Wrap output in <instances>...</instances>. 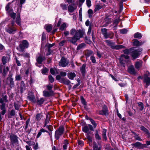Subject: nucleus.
<instances>
[{
    "instance_id": "1",
    "label": "nucleus",
    "mask_w": 150,
    "mask_h": 150,
    "mask_svg": "<svg viewBox=\"0 0 150 150\" xmlns=\"http://www.w3.org/2000/svg\"><path fill=\"white\" fill-rule=\"evenodd\" d=\"M70 34L71 35H74L70 37L68 41L74 44L77 41L83 37V33L79 30H76L74 28H72L70 30Z\"/></svg>"
},
{
    "instance_id": "2",
    "label": "nucleus",
    "mask_w": 150,
    "mask_h": 150,
    "mask_svg": "<svg viewBox=\"0 0 150 150\" xmlns=\"http://www.w3.org/2000/svg\"><path fill=\"white\" fill-rule=\"evenodd\" d=\"M29 45V44L28 41L24 40L21 41L17 49L20 52H22L24 51L25 48L28 47Z\"/></svg>"
},
{
    "instance_id": "3",
    "label": "nucleus",
    "mask_w": 150,
    "mask_h": 150,
    "mask_svg": "<svg viewBox=\"0 0 150 150\" xmlns=\"http://www.w3.org/2000/svg\"><path fill=\"white\" fill-rule=\"evenodd\" d=\"M105 42L108 46L110 47L112 49L119 50L124 47L122 45H115V43L110 40H106Z\"/></svg>"
},
{
    "instance_id": "4",
    "label": "nucleus",
    "mask_w": 150,
    "mask_h": 150,
    "mask_svg": "<svg viewBox=\"0 0 150 150\" xmlns=\"http://www.w3.org/2000/svg\"><path fill=\"white\" fill-rule=\"evenodd\" d=\"M14 22L13 21L10 24L8 25V27L6 28V31L10 34L14 33L16 30V29L14 26Z\"/></svg>"
},
{
    "instance_id": "5",
    "label": "nucleus",
    "mask_w": 150,
    "mask_h": 150,
    "mask_svg": "<svg viewBox=\"0 0 150 150\" xmlns=\"http://www.w3.org/2000/svg\"><path fill=\"white\" fill-rule=\"evenodd\" d=\"M142 51L141 49H137V50H134L133 48H132L130 56L133 58L135 59L138 57L141 54V52Z\"/></svg>"
},
{
    "instance_id": "6",
    "label": "nucleus",
    "mask_w": 150,
    "mask_h": 150,
    "mask_svg": "<svg viewBox=\"0 0 150 150\" xmlns=\"http://www.w3.org/2000/svg\"><path fill=\"white\" fill-rule=\"evenodd\" d=\"M64 130V127L62 126H60L58 129H57L55 133V138L57 139H59L60 137L63 134Z\"/></svg>"
},
{
    "instance_id": "7",
    "label": "nucleus",
    "mask_w": 150,
    "mask_h": 150,
    "mask_svg": "<svg viewBox=\"0 0 150 150\" xmlns=\"http://www.w3.org/2000/svg\"><path fill=\"white\" fill-rule=\"evenodd\" d=\"M129 57L127 55L122 54L119 58L120 63L121 64H124L125 62H126L128 60ZM123 66L125 67V65L123 64Z\"/></svg>"
},
{
    "instance_id": "8",
    "label": "nucleus",
    "mask_w": 150,
    "mask_h": 150,
    "mask_svg": "<svg viewBox=\"0 0 150 150\" xmlns=\"http://www.w3.org/2000/svg\"><path fill=\"white\" fill-rule=\"evenodd\" d=\"M68 61L65 58L62 57L59 62V65L60 66L65 67L68 65Z\"/></svg>"
},
{
    "instance_id": "9",
    "label": "nucleus",
    "mask_w": 150,
    "mask_h": 150,
    "mask_svg": "<svg viewBox=\"0 0 150 150\" xmlns=\"http://www.w3.org/2000/svg\"><path fill=\"white\" fill-rule=\"evenodd\" d=\"M45 59V57H42L41 55H40L38 57H37L36 58V61L37 63H36V65L37 66L40 67V66H39L38 64H41L42 62Z\"/></svg>"
},
{
    "instance_id": "10",
    "label": "nucleus",
    "mask_w": 150,
    "mask_h": 150,
    "mask_svg": "<svg viewBox=\"0 0 150 150\" xmlns=\"http://www.w3.org/2000/svg\"><path fill=\"white\" fill-rule=\"evenodd\" d=\"M54 95V92L53 91H48L47 90H44L43 91V95L46 97H49L52 96Z\"/></svg>"
},
{
    "instance_id": "11",
    "label": "nucleus",
    "mask_w": 150,
    "mask_h": 150,
    "mask_svg": "<svg viewBox=\"0 0 150 150\" xmlns=\"http://www.w3.org/2000/svg\"><path fill=\"white\" fill-rule=\"evenodd\" d=\"M11 144L14 145L18 142L17 137L14 135H11L10 137Z\"/></svg>"
},
{
    "instance_id": "12",
    "label": "nucleus",
    "mask_w": 150,
    "mask_h": 150,
    "mask_svg": "<svg viewBox=\"0 0 150 150\" xmlns=\"http://www.w3.org/2000/svg\"><path fill=\"white\" fill-rule=\"evenodd\" d=\"M77 6L76 5H69L68 7V11L69 13H72L76 9Z\"/></svg>"
},
{
    "instance_id": "13",
    "label": "nucleus",
    "mask_w": 150,
    "mask_h": 150,
    "mask_svg": "<svg viewBox=\"0 0 150 150\" xmlns=\"http://www.w3.org/2000/svg\"><path fill=\"white\" fill-rule=\"evenodd\" d=\"M128 71L131 74H135L136 73L134 66L132 65L129 67Z\"/></svg>"
},
{
    "instance_id": "14",
    "label": "nucleus",
    "mask_w": 150,
    "mask_h": 150,
    "mask_svg": "<svg viewBox=\"0 0 150 150\" xmlns=\"http://www.w3.org/2000/svg\"><path fill=\"white\" fill-rule=\"evenodd\" d=\"M143 81L147 86L150 85V77H148L146 75L144 76Z\"/></svg>"
},
{
    "instance_id": "15",
    "label": "nucleus",
    "mask_w": 150,
    "mask_h": 150,
    "mask_svg": "<svg viewBox=\"0 0 150 150\" xmlns=\"http://www.w3.org/2000/svg\"><path fill=\"white\" fill-rule=\"evenodd\" d=\"M12 74H9L8 78V79H9L10 82L9 84L11 87H13L14 86L13 79L12 78Z\"/></svg>"
},
{
    "instance_id": "16",
    "label": "nucleus",
    "mask_w": 150,
    "mask_h": 150,
    "mask_svg": "<svg viewBox=\"0 0 150 150\" xmlns=\"http://www.w3.org/2000/svg\"><path fill=\"white\" fill-rule=\"evenodd\" d=\"M10 59V57L9 56H4L2 57V61L3 64H5L9 61Z\"/></svg>"
},
{
    "instance_id": "17",
    "label": "nucleus",
    "mask_w": 150,
    "mask_h": 150,
    "mask_svg": "<svg viewBox=\"0 0 150 150\" xmlns=\"http://www.w3.org/2000/svg\"><path fill=\"white\" fill-rule=\"evenodd\" d=\"M43 117V115L42 113H38L35 117V120L39 122L41 119H42Z\"/></svg>"
},
{
    "instance_id": "18",
    "label": "nucleus",
    "mask_w": 150,
    "mask_h": 150,
    "mask_svg": "<svg viewBox=\"0 0 150 150\" xmlns=\"http://www.w3.org/2000/svg\"><path fill=\"white\" fill-rule=\"evenodd\" d=\"M101 32L102 33L105 39L109 37L108 34H107V29L105 28H102L101 30Z\"/></svg>"
},
{
    "instance_id": "19",
    "label": "nucleus",
    "mask_w": 150,
    "mask_h": 150,
    "mask_svg": "<svg viewBox=\"0 0 150 150\" xmlns=\"http://www.w3.org/2000/svg\"><path fill=\"white\" fill-rule=\"evenodd\" d=\"M140 129L142 131L144 132L148 136V137L150 136V133L149 130L144 126H142L140 127Z\"/></svg>"
},
{
    "instance_id": "20",
    "label": "nucleus",
    "mask_w": 150,
    "mask_h": 150,
    "mask_svg": "<svg viewBox=\"0 0 150 150\" xmlns=\"http://www.w3.org/2000/svg\"><path fill=\"white\" fill-rule=\"evenodd\" d=\"M134 147L138 149H140L143 147V145L139 142H137L132 144Z\"/></svg>"
},
{
    "instance_id": "21",
    "label": "nucleus",
    "mask_w": 150,
    "mask_h": 150,
    "mask_svg": "<svg viewBox=\"0 0 150 150\" xmlns=\"http://www.w3.org/2000/svg\"><path fill=\"white\" fill-rule=\"evenodd\" d=\"M143 43L142 42H140L137 40L134 39L133 42V45L134 46H139L143 44Z\"/></svg>"
},
{
    "instance_id": "22",
    "label": "nucleus",
    "mask_w": 150,
    "mask_h": 150,
    "mask_svg": "<svg viewBox=\"0 0 150 150\" xmlns=\"http://www.w3.org/2000/svg\"><path fill=\"white\" fill-rule=\"evenodd\" d=\"M100 114L102 115H105L106 116L108 115V110L106 107L103 108L102 111L100 112Z\"/></svg>"
},
{
    "instance_id": "23",
    "label": "nucleus",
    "mask_w": 150,
    "mask_h": 150,
    "mask_svg": "<svg viewBox=\"0 0 150 150\" xmlns=\"http://www.w3.org/2000/svg\"><path fill=\"white\" fill-rule=\"evenodd\" d=\"M142 62L141 60H139L136 62L135 66L137 69H139L142 66Z\"/></svg>"
},
{
    "instance_id": "24",
    "label": "nucleus",
    "mask_w": 150,
    "mask_h": 150,
    "mask_svg": "<svg viewBox=\"0 0 150 150\" xmlns=\"http://www.w3.org/2000/svg\"><path fill=\"white\" fill-rule=\"evenodd\" d=\"M82 130L83 132L86 133L87 134H89L90 132L89 131V128L88 126H85L83 127L82 128Z\"/></svg>"
},
{
    "instance_id": "25",
    "label": "nucleus",
    "mask_w": 150,
    "mask_h": 150,
    "mask_svg": "<svg viewBox=\"0 0 150 150\" xmlns=\"http://www.w3.org/2000/svg\"><path fill=\"white\" fill-rule=\"evenodd\" d=\"M9 70V68L8 67H6V68H4L3 69V72L2 74L3 76H5Z\"/></svg>"
},
{
    "instance_id": "26",
    "label": "nucleus",
    "mask_w": 150,
    "mask_h": 150,
    "mask_svg": "<svg viewBox=\"0 0 150 150\" xmlns=\"http://www.w3.org/2000/svg\"><path fill=\"white\" fill-rule=\"evenodd\" d=\"M61 82L67 85H69L70 83V81L68 79L64 78L61 79Z\"/></svg>"
},
{
    "instance_id": "27",
    "label": "nucleus",
    "mask_w": 150,
    "mask_h": 150,
    "mask_svg": "<svg viewBox=\"0 0 150 150\" xmlns=\"http://www.w3.org/2000/svg\"><path fill=\"white\" fill-rule=\"evenodd\" d=\"M68 76L69 78L71 79H73L76 76V74L75 73L70 72L68 73Z\"/></svg>"
},
{
    "instance_id": "28",
    "label": "nucleus",
    "mask_w": 150,
    "mask_h": 150,
    "mask_svg": "<svg viewBox=\"0 0 150 150\" xmlns=\"http://www.w3.org/2000/svg\"><path fill=\"white\" fill-rule=\"evenodd\" d=\"M28 99L31 102L34 103H35L36 100L34 96L32 95L30 96H28Z\"/></svg>"
},
{
    "instance_id": "29",
    "label": "nucleus",
    "mask_w": 150,
    "mask_h": 150,
    "mask_svg": "<svg viewBox=\"0 0 150 150\" xmlns=\"http://www.w3.org/2000/svg\"><path fill=\"white\" fill-rule=\"evenodd\" d=\"M107 130L106 129H103V131H102V135L103 138L105 139V140H106L107 139V137L106 136V132Z\"/></svg>"
},
{
    "instance_id": "30",
    "label": "nucleus",
    "mask_w": 150,
    "mask_h": 150,
    "mask_svg": "<svg viewBox=\"0 0 150 150\" xmlns=\"http://www.w3.org/2000/svg\"><path fill=\"white\" fill-rule=\"evenodd\" d=\"M92 53V52L90 50H86L85 52V54L86 57H88Z\"/></svg>"
},
{
    "instance_id": "31",
    "label": "nucleus",
    "mask_w": 150,
    "mask_h": 150,
    "mask_svg": "<svg viewBox=\"0 0 150 150\" xmlns=\"http://www.w3.org/2000/svg\"><path fill=\"white\" fill-rule=\"evenodd\" d=\"M86 67V65L83 64V65L82 66L80 67V70L82 74H84L85 72V69Z\"/></svg>"
},
{
    "instance_id": "32",
    "label": "nucleus",
    "mask_w": 150,
    "mask_h": 150,
    "mask_svg": "<svg viewBox=\"0 0 150 150\" xmlns=\"http://www.w3.org/2000/svg\"><path fill=\"white\" fill-rule=\"evenodd\" d=\"M45 27L46 30L48 32H50L52 29V26L51 25H45Z\"/></svg>"
},
{
    "instance_id": "33",
    "label": "nucleus",
    "mask_w": 150,
    "mask_h": 150,
    "mask_svg": "<svg viewBox=\"0 0 150 150\" xmlns=\"http://www.w3.org/2000/svg\"><path fill=\"white\" fill-rule=\"evenodd\" d=\"M45 101L44 98H41L39 100H38L37 101V103L39 105H41L43 104Z\"/></svg>"
},
{
    "instance_id": "34",
    "label": "nucleus",
    "mask_w": 150,
    "mask_h": 150,
    "mask_svg": "<svg viewBox=\"0 0 150 150\" xmlns=\"http://www.w3.org/2000/svg\"><path fill=\"white\" fill-rule=\"evenodd\" d=\"M132 49V48H131L129 49H126L125 50L123 51L124 53L127 55L129 54L130 55Z\"/></svg>"
},
{
    "instance_id": "35",
    "label": "nucleus",
    "mask_w": 150,
    "mask_h": 150,
    "mask_svg": "<svg viewBox=\"0 0 150 150\" xmlns=\"http://www.w3.org/2000/svg\"><path fill=\"white\" fill-rule=\"evenodd\" d=\"M134 37L135 38L140 39L142 37V36L141 33L137 32L135 33L134 35Z\"/></svg>"
},
{
    "instance_id": "36",
    "label": "nucleus",
    "mask_w": 150,
    "mask_h": 150,
    "mask_svg": "<svg viewBox=\"0 0 150 150\" xmlns=\"http://www.w3.org/2000/svg\"><path fill=\"white\" fill-rule=\"evenodd\" d=\"M96 133H95V138L96 139L98 140H100L101 139V137L98 134V131L97 130H95Z\"/></svg>"
},
{
    "instance_id": "37",
    "label": "nucleus",
    "mask_w": 150,
    "mask_h": 150,
    "mask_svg": "<svg viewBox=\"0 0 150 150\" xmlns=\"http://www.w3.org/2000/svg\"><path fill=\"white\" fill-rule=\"evenodd\" d=\"M67 24L65 23H64L62 24L59 28V30H63L66 27Z\"/></svg>"
},
{
    "instance_id": "38",
    "label": "nucleus",
    "mask_w": 150,
    "mask_h": 150,
    "mask_svg": "<svg viewBox=\"0 0 150 150\" xmlns=\"http://www.w3.org/2000/svg\"><path fill=\"white\" fill-rule=\"evenodd\" d=\"M50 121V118L48 116V115H46V119L45 120V124L44 125V127H45L46 125L49 123Z\"/></svg>"
},
{
    "instance_id": "39",
    "label": "nucleus",
    "mask_w": 150,
    "mask_h": 150,
    "mask_svg": "<svg viewBox=\"0 0 150 150\" xmlns=\"http://www.w3.org/2000/svg\"><path fill=\"white\" fill-rule=\"evenodd\" d=\"M85 46V44L84 43H82L79 45L77 46V50H79L81 48H83Z\"/></svg>"
},
{
    "instance_id": "40",
    "label": "nucleus",
    "mask_w": 150,
    "mask_h": 150,
    "mask_svg": "<svg viewBox=\"0 0 150 150\" xmlns=\"http://www.w3.org/2000/svg\"><path fill=\"white\" fill-rule=\"evenodd\" d=\"M16 23L18 25H21V24L20 18L19 15L16 18Z\"/></svg>"
},
{
    "instance_id": "41",
    "label": "nucleus",
    "mask_w": 150,
    "mask_h": 150,
    "mask_svg": "<svg viewBox=\"0 0 150 150\" xmlns=\"http://www.w3.org/2000/svg\"><path fill=\"white\" fill-rule=\"evenodd\" d=\"M93 150H100L101 147H98L97 145L96 144H93Z\"/></svg>"
},
{
    "instance_id": "42",
    "label": "nucleus",
    "mask_w": 150,
    "mask_h": 150,
    "mask_svg": "<svg viewBox=\"0 0 150 150\" xmlns=\"http://www.w3.org/2000/svg\"><path fill=\"white\" fill-rule=\"evenodd\" d=\"M102 8V7L99 4H97L95 7L94 9V11H96L98 10H99Z\"/></svg>"
},
{
    "instance_id": "43",
    "label": "nucleus",
    "mask_w": 150,
    "mask_h": 150,
    "mask_svg": "<svg viewBox=\"0 0 150 150\" xmlns=\"http://www.w3.org/2000/svg\"><path fill=\"white\" fill-rule=\"evenodd\" d=\"M21 79V76L20 75L17 74L15 76V79L16 81H18L20 80Z\"/></svg>"
},
{
    "instance_id": "44",
    "label": "nucleus",
    "mask_w": 150,
    "mask_h": 150,
    "mask_svg": "<svg viewBox=\"0 0 150 150\" xmlns=\"http://www.w3.org/2000/svg\"><path fill=\"white\" fill-rule=\"evenodd\" d=\"M52 85L50 83H49V84H48L46 86L47 89L50 91H52Z\"/></svg>"
},
{
    "instance_id": "45",
    "label": "nucleus",
    "mask_w": 150,
    "mask_h": 150,
    "mask_svg": "<svg viewBox=\"0 0 150 150\" xmlns=\"http://www.w3.org/2000/svg\"><path fill=\"white\" fill-rule=\"evenodd\" d=\"M48 71V69L46 67L44 68L42 70V73L43 74H45Z\"/></svg>"
},
{
    "instance_id": "46",
    "label": "nucleus",
    "mask_w": 150,
    "mask_h": 150,
    "mask_svg": "<svg viewBox=\"0 0 150 150\" xmlns=\"http://www.w3.org/2000/svg\"><path fill=\"white\" fill-rule=\"evenodd\" d=\"M60 6L62 8L63 10H67V6L66 4H60Z\"/></svg>"
},
{
    "instance_id": "47",
    "label": "nucleus",
    "mask_w": 150,
    "mask_h": 150,
    "mask_svg": "<svg viewBox=\"0 0 150 150\" xmlns=\"http://www.w3.org/2000/svg\"><path fill=\"white\" fill-rule=\"evenodd\" d=\"M49 81L51 83H53L54 81V79L51 75H49L48 76Z\"/></svg>"
},
{
    "instance_id": "48",
    "label": "nucleus",
    "mask_w": 150,
    "mask_h": 150,
    "mask_svg": "<svg viewBox=\"0 0 150 150\" xmlns=\"http://www.w3.org/2000/svg\"><path fill=\"white\" fill-rule=\"evenodd\" d=\"M85 42L88 44H90L91 43V40L87 37H85Z\"/></svg>"
},
{
    "instance_id": "49",
    "label": "nucleus",
    "mask_w": 150,
    "mask_h": 150,
    "mask_svg": "<svg viewBox=\"0 0 150 150\" xmlns=\"http://www.w3.org/2000/svg\"><path fill=\"white\" fill-rule=\"evenodd\" d=\"M138 104L140 109L141 110H142L144 108V105L143 103L142 102H139L138 103Z\"/></svg>"
},
{
    "instance_id": "50",
    "label": "nucleus",
    "mask_w": 150,
    "mask_h": 150,
    "mask_svg": "<svg viewBox=\"0 0 150 150\" xmlns=\"http://www.w3.org/2000/svg\"><path fill=\"white\" fill-rule=\"evenodd\" d=\"M90 121L91 123L92 124L93 126L95 128L96 127L97 125H96V123L94 121V120H93V119H90Z\"/></svg>"
},
{
    "instance_id": "51",
    "label": "nucleus",
    "mask_w": 150,
    "mask_h": 150,
    "mask_svg": "<svg viewBox=\"0 0 150 150\" xmlns=\"http://www.w3.org/2000/svg\"><path fill=\"white\" fill-rule=\"evenodd\" d=\"M90 59L93 63H95L96 62V60L95 57L93 56H91L90 57Z\"/></svg>"
},
{
    "instance_id": "52",
    "label": "nucleus",
    "mask_w": 150,
    "mask_h": 150,
    "mask_svg": "<svg viewBox=\"0 0 150 150\" xmlns=\"http://www.w3.org/2000/svg\"><path fill=\"white\" fill-rule=\"evenodd\" d=\"M86 4L88 7L91 6V2L90 0H86Z\"/></svg>"
},
{
    "instance_id": "53",
    "label": "nucleus",
    "mask_w": 150,
    "mask_h": 150,
    "mask_svg": "<svg viewBox=\"0 0 150 150\" xmlns=\"http://www.w3.org/2000/svg\"><path fill=\"white\" fill-rule=\"evenodd\" d=\"M134 137L135 139H136V140L140 141H142V139L140 137L137 135L135 136Z\"/></svg>"
},
{
    "instance_id": "54",
    "label": "nucleus",
    "mask_w": 150,
    "mask_h": 150,
    "mask_svg": "<svg viewBox=\"0 0 150 150\" xmlns=\"http://www.w3.org/2000/svg\"><path fill=\"white\" fill-rule=\"evenodd\" d=\"M127 30L125 29H122L120 30V32L122 34H125L127 33Z\"/></svg>"
},
{
    "instance_id": "55",
    "label": "nucleus",
    "mask_w": 150,
    "mask_h": 150,
    "mask_svg": "<svg viewBox=\"0 0 150 150\" xmlns=\"http://www.w3.org/2000/svg\"><path fill=\"white\" fill-rule=\"evenodd\" d=\"M14 106L15 110H18L20 108L19 106L16 103H14Z\"/></svg>"
},
{
    "instance_id": "56",
    "label": "nucleus",
    "mask_w": 150,
    "mask_h": 150,
    "mask_svg": "<svg viewBox=\"0 0 150 150\" xmlns=\"http://www.w3.org/2000/svg\"><path fill=\"white\" fill-rule=\"evenodd\" d=\"M29 122H30V119H28V120H27L26 122H25V129H26L28 127V125L29 123Z\"/></svg>"
},
{
    "instance_id": "57",
    "label": "nucleus",
    "mask_w": 150,
    "mask_h": 150,
    "mask_svg": "<svg viewBox=\"0 0 150 150\" xmlns=\"http://www.w3.org/2000/svg\"><path fill=\"white\" fill-rule=\"evenodd\" d=\"M9 15L10 16L11 18H13V19H14L15 18L16 15V14L15 13H10L9 14Z\"/></svg>"
},
{
    "instance_id": "58",
    "label": "nucleus",
    "mask_w": 150,
    "mask_h": 150,
    "mask_svg": "<svg viewBox=\"0 0 150 150\" xmlns=\"http://www.w3.org/2000/svg\"><path fill=\"white\" fill-rule=\"evenodd\" d=\"M60 75L62 76H66L67 73L65 72L61 71L60 73Z\"/></svg>"
},
{
    "instance_id": "59",
    "label": "nucleus",
    "mask_w": 150,
    "mask_h": 150,
    "mask_svg": "<svg viewBox=\"0 0 150 150\" xmlns=\"http://www.w3.org/2000/svg\"><path fill=\"white\" fill-rule=\"evenodd\" d=\"M26 143L29 145L31 146L34 145L35 143L34 142L30 141H27Z\"/></svg>"
},
{
    "instance_id": "60",
    "label": "nucleus",
    "mask_w": 150,
    "mask_h": 150,
    "mask_svg": "<svg viewBox=\"0 0 150 150\" xmlns=\"http://www.w3.org/2000/svg\"><path fill=\"white\" fill-rule=\"evenodd\" d=\"M89 134H87L86 136L87 139H88V140L91 142L92 141V139L91 137L89 136Z\"/></svg>"
},
{
    "instance_id": "61",
    "label": "nucleus",
    "mask_w": 150,
    "mask_h": 150,
    "mask_svg": "<svg viewBox=\"0 0 150 150\" xmlns=\"http://www.w3.org/2000/svg\"><path fill=\"white\" fill-rule=\"evenodd\" d=\"M91 25H90L88 28V31L87 33V34L88 35H90V33H91Z\"/></svg>"
},
{
    "instance_id": "62",
    "label": "nucleus",
    "mask_w": 150,
    "mask_h": 150,
    "mask_svg": "<svg viewBox=\"0 0 150 150\" xmlns=\"http://www.w3.org/2000/svg\"><path fill=\"white\" fill-rule=\"evenodd\" d=\"M15 110L13 109L11 110V111L10 113V115L11 116H13L15 115Z\"/></svg>"
},
{
    "instance_id": "63",
    "label": "nucleus",
    "mask_w": 150,
    "mask_h": 150,
    "mask_svg": "<svg viewBox=\"0 0 150 150\" xmlns=\"http://www.w3.org/2000/svg\"><path fill=\"white\" fill-rule=\"evenodd\" d=\"M46 38L45 35L44 33H43L42 34V41H43L44 40H45Z\"/></svg>"
},
{
    "instance_id": "64",
    "label": "nucleus",
    "mask_w": 150,
    "mask_h": 150,
    "mask_svg": "<svg viewBox=\"0 0 150 150\" xmlns=\"http://www.w3.org/2000/svg\"><path fill=\"white\" fill-rule=\"evenodd\" d=\"M81 101L82 103L83 104H84V105H86V102L85 100L83 97H81Z\"/></svg>"
}]
</instances>
